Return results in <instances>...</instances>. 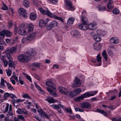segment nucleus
Instances as JSON below:
<instances>
[{
    "label": "nucleus",
    "instance_id": "1",
    "mask_svg": "<svg viewBox=\"0 0 121 121\" xmlns=\"http://www.w3.org/2000/svg\"><path fill=\"white\" fill-rule=\"evenodd\" d=\"M35 54L34 50L30 49L26 53V55L20 54L17 57V59L19 62L23 63H26L28 61L29 59H31Z\"/></svg>",
    "mask_w": 121,
    "mask_h": 121
},
{
    "label": "nucleus",
    "instance_id": "2",
    "mask_svg": "<svg viewBox=\"0 0 121 121\" xmlns=\"http://www.w3.org/2000/svg\"><path fill=\"white\" fill-rule=\"evenodd\" d=\"M33 28L34 26L31 23L29 24L22 25H20L18 28V32L19 35H23L32 31Z\"/></svg>",
    "mask_w": 121,
    "mask_h": 121
},
{
    "label": "nucleus",
    "instance_id": "3",
    "mask_svg": "<svg viewBox=\"0 0 121 121\" xmlns=\"http://www.w3.org/2000/svg\"><path fill=\"white\" fill-rule=\"evenodd\" d=\"M84 16H82L81 20V21L84 25L82 24H81L78 25V27L80 29L83 30H85L87 29V25L88 24L87 22L84 19Z\"/></svg>",
    "mask_w": 121,
    "mask_h": 121
},
{
    "label": "nucleus",
    "instance_id": "4",
    "mask_svg": "<svg viewBox=\"0 0 121 121\" xmlns=\"http://www.w3.org/2000/svg\"><path fill=\"white\" fill-rule=\"evenodd\" d=\"M7 57L9 61V67L11 68H14L15 67V63L13 62V59L10 55L7 54Z\"/></svg>",
    "mask_w": 121,
    "mask_h": 121
},
{
    "label": "nucleus",
    "instance_id": "5",
    "mask_svg": "<svg viewBox=\"0 0 121 121\" xmlns=\"http://www.w3.org/2000/svg\"><path fill=\"white\" fill-rule=\"evenodd\" d=\"M19 13L23 18H26L28 15L27 11L23 8H20L18 10Z\"/></svg>",
    "mask_w": 121,
    "mask_h": 121
},
{
    "label": "nucleus",
    "instance_id": "6",
    "mask_svg": "<svg viewBox=\"0 0 121 121\" xmlns=\"http://www.w3.org/2000/svg\"><path fill=\"white\" fill-rule=\"evenodd\" d=\"M12 35L11 32L7 30H2L0 32V35L4 37V36L5 35L6 37H9L11 36Z\"/></svg>",
    "mask_w": 121,
    "mask_h": 121
},
{
    "label": "nucleus",
    "instance_id": "7",
    "mask_svg": "<svg viewBox=\"0 0 121 121\" xmlns=\"http://www.w3.org/2000/svg\"><path fill=\"white\" fill-rule=\"evenodd\" d=\"M17 51V48L14 47L12 48H8L5 51L6 56L7 54L10 55L9 53L12 54L15 53Z\"/></svg>",
    "mask_w": 121,
    "mask_h": 121
},
{
    "label": "nucleus",
    "instance_id": "8",
    "mask_svg": "<svg viewBox=\"0 0 121 121\" xmlns=\"http://www.w3.org/2000/svg\"><path fill=\"white\" fill-rule=\"evenodd\" d=\"M39 10L42 13L45 15H47L48 16L51 17H53V15L52 13L48 10V9H47V10H45L43 9V8H40L39 9Z\"/></svg>",
    "mask_w": 121,
    "mask_h": 121
},
{
    "label": "nucleus",
    "instance_id": "9",
    "mask_svg": "<svg viewBox=\"0 0 121 121\" xmlns=\"http://www.w3.org/2000/svg\"><path fill=\"white\" fill-rule=\"evenodd\" d=\"M81 85L80 81L79 79L76 77L75 80L74 81V83L71 85V86L73 88H75L80 86Z\"/></svg>",
    "mask_w": 121,
    "mask_h": 121
},
{
    "label": "nucleus",
    "instance_id": "10",
    "mask_svg": "<svg viewBox=\"0 0 121 121\" xmlns=\"http://www.w3.org/2000/svg\"><path fill=\"white\" fill-rule=\"evenodd\" d=\"M66 7L72 10H74L75 9L73 6L72 2L68 0H66Z\"/></svg>",
    "mask_w": 121,
    "mask_h": 121
},
{
    "label": "nucleus",
    "instance_id": "11",
    "mask_svg": "<svg viewBox=\"0 0 121 121\" xmlns=\"http://www.w3.org/2000/svg\"><path fill=\"white\" fill-rule=\"evenodd\" d=\"M98 92V91H95L93 92L92 93H84L82 95L84 98H86L87 97H90L91 96H93L96 94Z\"/></svg>",
    "mask_w": 121,
    "mask_h": 121
},
{
    "label": "nucleus",
    "instance_id": "12",
    "mask_svg": "<svg viewBox=\"0 0 121 121\" xmlns=\"http://www.w3.org/2000/svg\"><path fill=\"white\" fill-rule=\"evenodd\" d=\"M35 35V32H30L28 34L26 37V39L28 40H30L34 38Z\"/></svg>",
    "mask_w": 121,
    "mask_h": 121
},
{
    "label": "nucleus",
    "instance_id": "13",
    "mask_svg": "<svg viewBox=\"0 0 121 121\" xmlns=\"http://www.w3.org/2000/svg\"><path fill=\"white\" fill-rule=\"evenodd\" d=\"M38 112L39 113L41 116L43 117H45L48 118H49L50 116L48 115L46 112L43 111L42 109H37Z\"/></svg>",
    "mask_w": 121,
    "mask_h": 121
},
{
    "label": "nucleus",
    "instance_id": "14",
    "mask_svg": "<svg viewBox=\"0 0 121 121\" xmlns=\"http://www.w3.org/2000/svg\"><path fill=\"white\" fill-rule=\"evenodd\" d=\"M58 90L62 94L67 95L68 91L66 88L62 86L59 87L58 88Z\"/></svg>",
    "mask_w": 121,
    "mask_h": 121
},
{
    "label": "nucleus",
    "instance_id": "15",
    "mask_svg": "<svg viewBox=\"0 0 121 121\" xmlns=\"http://www.w3.org/2000/svg\"><path fill=\"white\" fill-rule=\"evenodd\" d=\"M70 33L71 35L73 37L76 36L78 38V36H80L79 32L78 30H73L71 31Z\"/></svg>",
    "mask_w": 121,
    "mask_h": 121
},
{
    "label": "nucleus",
    "instance_id": "16",
    "mask_svg": "<svg viewBox=\"0 0 121 121\" xmlns=\"http://www.w3.org/2000/svg\"><path fill=\"white\" fill-rule=\"evenodd\" d=\"M47 20L42 19L39 22V25L41 27H44L47 25Z\"/></svg>",
    "mask_w": 121,
    "mask_h": 121
},
{
    "label": "nucleus",
    "instance_id": "17",
    "mask_svg": "<svg viewBox=\"0 0 121 121\" xmlns=\"http://www.w3.org/2000/svg\"><path fill=\"white\" fill-rule=\"evenodd\" d=\"M46 85L48 86L51 87L52 89L56 90L55 85L51 81H47L46 82Z\"/></svg>",
    "mask_w": 121,
    "mask_h": 121
},
{
    "label": "nucleus",
    "instance_id": "18",
    "mask_svg": "<svg viewBox=\"0 0 121 121\" xmlns=\"http://www.w3.org/2000/svg\"><path fill=\"white\" fill-rule=\"evenodd\" d=\"M46 89L49 92L50 94L51 95L55 97H56L57 96V94L56 93V92L55 91L51 89L48 87H47L46 88Z\"/></svg>",
    "mask_w": 121,
    "mask_h": 121
},
{
    "label": "nucleus",
    "instance_id": "19",
    "mask_svg": "<svg viewBox=\"0 0 121 121\" xmlns=\"http://www.w3.org/2000/svg\"><path fill=\"white\" fill-rule=\"evenodd\" d=\"M110 42L112 43L117 44L119 42L118 39L116 37H114L111 38L110 39Z\"/></svg>",
    "mask_w": 121,
    "mask_h": 121
},
{
    "label": "nucleus",
    "instance_id": "20",
    "mask_svg": "<svg viewBox=\"0 0 121 121\" xmlns=\"http://www.w3.org/2000/svg\"><path fill=\"white\" fill-rule=\"evenodd\" d=\"M9 97L13 99L11 100L13 104V106H15V99L14 98H17V97H16L15 95L12 93H10Z\"/></svg>",
    "mask_w": 121,
    "mask_h": 121
},
{
    "label": "nucleus",
    "instance_id": "21",
    "mask_svg": "<svg viewBox=\"0 0 121 121\" xmlns=\"http://www.w3.org/2000/svg\"><path fill=\"white\" fill-rule=\"evenodd\" d=\"M94 49L97 51H98L100 49V47L99 43H95L93 44Z\"/></svg>",
    "mask_w": 121,
    "mask_h": 121
},
{
    "label": "nucleus",
    "instance_id": "22",
    "mask_svg": "<svg viewBox=\"0 0 121 121\" xmlns=\"http://www.w3.org/2000/svg\"><path fill=\"white\" fill-rule=\"evenodd\" d=\"M100 36L99 35L97 34L94 35L93 37L94 39L96 41L99 42L101 41V38L100 37Z\"/></svg>",
    "mask_w": 121,
    "mask_h": 121
},
{
    "label": "nucleus",
    "instance_id": "23",
    "mask_svg": "<svg viewBox=\"0 0 121 121\" xmlns=\"http://www.w3.org/2000/svg\"><path fill=\"white\" fill-rule=\"evenodd\" d=\"M45 100L48 101L49 103H54L55 102V101L53 98L49 96H47L46 99Z\"/></svg>",
    "mask_w": 121,
    "mask_h": 121
},
{
    "label": "nucleus",
    "instance_id": "24",
    "mask_svg": "<svg viewBox=\"0 0 121 121\" xmlns=\"http://www.w3.org/2000/svg\"><path fill=\"white\" fill-rule=\"evenodd\" d=\"M113 2L111 0H109L107 5V7L109 9H111L113 8V6L112 5Z\"/></svg>",
    "mask_w": 121,
    "mask_h": 121
},
{
    "label": "nucleus",
    "instance_id": "25",
    "mask_svg": "<svg viewBox=\"0 0 121 121\" xmlns=\"http://www.w3.org/2000/svg\"><path fill=\"white\" fill-rule=\"evenodd\" d=\"M67 95H68L70 97H73L75 96L76 95V94L74 91H70L68 92Z\"/></svg>",
    "mask_w": 121,
    "mask_h": 121
},
{
    "label": "nucleus",
    "instance_id": "26",
    "mask_svg": "<svg viewBox=\"0 0 121 121\" xmlns=\"http://www.w3.org/2000/svg\"><path fill=\"white\" fill-rule=\"evenodd\" d=\"M96 111L97 112L100 113L105 116H106L108 115L107 113L106 112H105L103 109H97Z\"/></svg>",
    "mask_w": 121,
    "mask_h": 121
},
{
    "label": "nucleus",
    "instance_id": "27",
    "mask_svg": "<svg viewBox=\"0 0 121 121\" xmlns=\"http://www.w3.org/2000/svg\"><path fill=\"white\" fill-rule=\"evenodd\" d=\"M74 19L73 17H71L69 18L67 22L68 24H72L74 20Z\"/></svg>",
    "mask_w": 121,
    "mask_h": 121
},
{
    "label": "nucleus",
    "instance_id": "28",
    "mask_svg": "<svg viewBox=\"0 0 121 121\" xmlns=\"http://www.w3.org/2000/svg\"><path fill=\"white\" fill-rule=\"evenodd\" d=\"M17 111L18 113L20 114L23 113L24 114H26L27 113V112H24V109L23 108L20 109L18 108L17 109Z\"/></svg>",
    "mask_w": 121,
    "mask_h": 121
},
{
    "label": "nucleus",
    "instance_id": "29",
    "mask_svg": "<svg viewBox=\"0 0 121 121\" xmlns=\"http://www.w3.org/2000/svg\"><path fill=\"white\" fill-rule=\"evenodd\" d=\"M30 17L31 20H34L36 18V15L33 13H31L30 14Z\"/></svg>",
    "mask_w": 121,
    "mask_h": 121
},
{
    "label": "nucleus",
    "instance_id": "30",
    "mask_svg": "<svg viewBox=\"0 0 121 121\" xmlns=\"http://www.w3.org/2000/svg\"><path fill=\"white\" fill-rule=\"evenodd\" d=\"M35 85L39 91H40L42 94H44V91L42 90L41 87L39 86L36 83H35Z\"/></svg>",
    "mask_w": 121,
    "mask_h": 121
},
{
    "label": "nucleus",
    "instance_id": "31",
    "mask_svg": "<svg viewBox=\"0 0 121 121\" xmlns=\"http://www.w3.org/2000/svg\"><path fill=\"white\" fill-rule=\"evenodd\" d=\"M84 98L82 95L78 97L75 98V100L76 101H80L84 99Z\"/></svg>",
    "mask_w": 121,
    "mask_h": 121
},
{
    "label": "nucleus",
    "instance_id": "32",
    "mask_svg": "<svg viewBox=\"0 0 121 121\" xmlns=\"http://www.w3.org/2000/svg\"><path fill=\"white\" fill-rule=\"evenodd\" d=\"M53 108L56 109L58 112L60 113H61V110L60 109L61 108H63V106H52Z\"/></svg>",
    "mask_w": 121,
    "mask_h": 121
},
{
    "label": "nucleus",
    "instance_id": "33",
    "mask_svg": "<svg viewBox=\"0 0 121 121\" xmlns=\"http://www.w3.org/2000/svg\"><path fill=\"white\" fill-rule=\"evenodd\" d=\"M6 85L8 87V88L11 91H14V89L12 86L11 84H9L8 82H6Z\"/></svg>",
    "mask_w": 121,
    "mask_h": 121
},
{
    "label": "nucleus",
    "instance_id": "34",
    "mask_svg": "<svg viewBox=\"0 0 121 121\" xmlns=\"http://www.w3.org/2000/svg\"><path fill=\"white\" fill-rule=\"evenodd\" d=\"M40 63H33L31 64V66L33 67L38 68L40 66Z\"/></svg>",
    "mask_w": 121,
    "mask_h": 121
},
{
    "label": "nucleus",
    "instance_id": "35",
    "mask_svg": "<svg viewBox=\"0 0 121 121\" xmlns=\"http://www.w3.org/2000/svg\"><path fill=\"white\" fill-rule=\"evenodd\" d=\"M98 9L100 11H104L106 10L105 7L104 6H99Z\"/></svg>",
    "mask_w": 121,
    "mask_h": 121
},
{
    "label": "nucleus",
    "instance_id": "36",
    "mask_svg": "<svg viewBox=\"0 0 121 121\" xmlns=\"http://www.w3.org/2000/svg\"><path fill=\"white\" fill-rule=\"evenodd\" d=\"M23 4L26 8H28L30 4L29 2L26 0H24V1Z\"/></svg>",
    "mask_w": 121,
    "mask_h": 121
},
{
    "label": "nucleus",
    "instance_id": "37",
    "mask_svg": "<svg viewBox=\"0 0 121 121\" xmlns=\"http://www.w3.org/2000/svg\"><path fill=\"white\" fill-rule=\"evenodd\" d=\"M10 96V93L7 92H6L4 93L3 98L4 100L7 99V98L9 97Z\"/></svg>",
    "mask_w": 121,
    "mask_h": 121
},
{
    "label": "nucleus",
    "instance_id": "38",
    "mask_svg": "<svg viewBox=\"0 0 121 121\" xmlns=\"http://www.w3.org/2000/svg\"><path fill=\"white\" fill-rule=\"evenodd\" d=\"M104 32L103 31L101 30H98L97 31V34L99 35L100 36H104L105 35L104 34Z\"/></svg>",
    "mask_w": 121,
    "mask_h": 121
},
{
    "label": "nucleus",
    "instance_id": "39",
    "mask_svg": "<svg viewBox=\"0 0 121 121\" xmlns=\"http://www.w3.org/2000/svg\"><path fill=\"white\" fill-rule=\"evenodd\" d=\"M6 81L3 78H1V83L0 84L1 86H5L4 85V82L6 83Z\"/></svg>",
    "mask_w": 121,
    "mask_h": 121
},
{
    "label": "nucleus",
    "instance_id": "40",
    "mask_svg": "<svg viewBox=\"0 0 121 121\" xmlns=\"http://www.w3.org/2000/svg\"><path fill=\"white\" fill-rule=\"evenodd\" d=\"M102 55L106 61L107 60V54L105 51H104L102 53Z\"/></svg>",
    "mask_w": 121,
    "mask_h": 121
},
{
    "label": "nucleus",
    "instance_id": "41",
    "mask_svg": "<svg viewBox=\"0 0 121 121\" xmlns=\"http://www.w3.org/2000/svg\"><path fill=\"white\" fill-rule=\"evenodd\" d=\"M119 10L117 8L114 9L112 11L113 13L115 14H118L119 13Z\"/></svg>",
    "mask_w": 121,
    "mask_h": 121
},
{
    "label": "nucleus",
    "instance_id": "42",
    "mask_svg": "<svg viewBox=\"0 0 121 121\" xmlns=\"http://www.w3.org/2000/svg\"><path fill=\"white\" fill-rule=\"evenodd\" d=\"M74 92L76 94V95L79 94L81 91V90L80 88H77L74 91Z\"/></svg>",
    "mask_w": 121,
    "mask_h": 121
},
{
    "label": "nucleus",
    "instance_id": "43",
    "mask_svg": "<svg viewBox=\"0 0 121 121\" xmlns=\"http://www.w3.org/2000/svg\"><path fill=\"white\" fill-rule=\"evenodd\" d=\"M95 24L93 23H91L89 25L88 27L91 30L93 29V28L95 26Z\"/></svg>",
    "mask_w": 121,
    "mask_h": 121
},
{
    "label": "nucleus",
    "instance_id": "44",
    "mask_svg": "<svg viewBox=\"0 0 121 121\" xmlns=\"http://www.w3.org/2000/svg\"><path fill=\"white\" fill-rule=\"evenodd\" d=\"M90 104L87 102H82L81 104V106H91Z\"/></svg>",
    "mask_w": 121,
    "mask_h": 121
},
{
    "label": "nucleus",
    "instance_id": "45",
    "mask_svg": "<svg viewBox=\"0 0 121 121\" xmlns=\"http://www.w3.org/2000/svg\"><path fill=\"white\" fill-rule=\"evenodd\" d=\"M24 98H27L29 99H31V97L28 94H24L22 96Z\"/></svg>",
    "mask_w": 121,
    "mask_h": 121
},
{
    "label": "nucleus",
    "instance_id": "46",
    "mask_svg": "<svg viewBox=\"0 0 121 121\" xmlns=\"http://www.w3.org/2000/svg\"><path fill=\"white\" fill-rule=\"evenodd\" d=\"M13 25V23L12 20L9 21L8 22V26L9 28L11 27Z\"/></svg>",
    "mask_w": 121,
    "mask_h": 121
},
{
    "label": "nucleus",
    "instance_id": "47",
    "mask_svg": "<svg viewBox=\"0 0 121 121\" xmlns=\"http://www.w3.org/2000/svg\"><path fill=\"white\" fill-rule=\"evenodd\" d=\"M52 23L54 27H55L57 26L58 23L56 21H53L52 22Z\"/></svg>",
    "mask_w": 121,
    "mask_h": 121
},
{
    "label": "nucleus",
    "instance_id": "48",
    "mask_svg": "<svg viewBox=\"0 0 121 121\" xmlns=\"http://www.w3.org/2000/svg\"><path fill=\"white\" fill-rule=\"evenodd\" d=\"M97 60L98 62H100L101 60V57L99 54H98L97 56Z\"/></svg>",
    "mask_w": 121,
    "mask_h": 121
},
{
    "label": "nucleus",
    "instance_id": "49",
    "mask_svg": "<svg viewBox=\"0 0 121 121\" xmlns=\"http://www.w3.org/2000/svg\"><path fill=\"white\" fill-rule=\"evenodd\" d=\"M108 53L110 56H112L113 55V52L111 50H109L108 51Z\"/></svg>",
    "mask_w": 121,
    "mask_h": 121
},
{
    "label": "nucleus",
    "instance_id": "50",
    "mask_svg": "<svg viewBox=\"0 0 121 121\" xmlns=\"http://www.w3.org/2000/svg\"><path fill=\"white\" fill-rule=\"evenodd\" d=\"M3 61L4 67H7L8 64V62L7 60H5Z\"/></svg>",
    "mask_w": 121,
    "mask_h": 121
},
{
    "label": "nucleus",
    "instance_id": "51",
    "mask_svg": "<svg viewBox=\"0 0 121 121\" xmlns=\"http://www.w3.org/2000/svg\"><path fill=\"white\" fill-rule=\"evenodd\" d=\"M65 109L67 112H69L70 114H72V110L70 108H66Z\"/></svg>",
    "mask_w": 121,
    "mask_h": 121
},
{
    "label": "nucleus",
    "instance_id": "52",
    "mask_svg": "<svg viewBox=\"0 0 121 121\" xmlns=\"http://www.w3.org/2000/svg\"><path fill=\"white\" fill-rule=\"evenodd\" d=\"M53 4H56L58 2V0H47Z\"/></svg>",
    "mask_w": 121,
    "mask_h": 121
},
{
    "label": "nucleus",
    "instance_id": "53",
    "mask_svg": "<svg viewBox=\"0 0 121 121\" xmlns=\"http://www.w3.org/2000/svg\"><path fill=\"white\" fill-rule=\"evenodd\" d=\"M1 8L4 10H7L8 9V7L5 5H4V6L2 7Z\"/></svg>",
    "mask_w": 121,
    "mask_h": 121
},
{
    "label": "nucleus",
    "instance_id": "54",
    "mask_svg": "<svg viewBox=\"0 0 121 121\" xmlns=\"http://www.w3.org/2000/svg\"><path fill=\"white\" fill-rule=\"evenodd\" d=\"M53 27L54 26L52 25V22H51L48 25V29L49 30H51Z\"/></svg>",
    "mask_w": 121,
    "mask_h": 121
},
{
    "label": "nucleus",
    "instance_id": "55",
    "mask_svg": "<svg viewBox=\"0 0 121 121\" xmlns=\"http://www.w3.org/2000/svg\"><path fill=\"white\" fill-rule=\"evenodd\" d=\"M117 97V96L116 95H114L111 96L110 97V98L109 99L110 100H113L114 99H116Z\"/></svg>",
    "mask_w": 121,
    "mask_h": 121
},
{
    "label": "nucleus",
    "instance_id": "56",
    "mask_svg": "<svg viewBox=\"0 0 121 121\" xmlns=\"http://www.w3.org/2000/svg\"><path fill=\"white\" fill-rule=\"evenodd\" d=\"M11 70H9L7 72V76L9 77L11 76Z\"/></svg>",
    "mask_w": 121,
    "mask_h": 121
},
{
    "label": "nucleus",
    "instance_id": "57",
    "mask_svg": "<svg viewBox=\"0 0 121 121\" xmlns=\"http://www.w3.org/2000/svg\"><path fill=\"white\" fill-rule=\"evenodd\" d=\"M75 110L76 111H79L81 112H83V111L82 109H80V108H76L75 107Z\"/></svg>",
    "mask_w": 121,
    "mask_h": 121
},
{
    "label": "nucleus",
    "instance_id": "58",
    "mask_svg": "<svg viewBox=\"0 0 121 121\" xmlns=\"http://www.w3.org/2000/svg\"><path fill=\"white\" fill-rule=\"evenodd\" d=\"M25 74L26 75V78L28 80H29L30 82H32V79L28 75H27V74L25 73Z\"/></svg>",
    "mask_w": 121,
    "mask_h": 121
},
{
    "label": "nucleus",
    "instance_id": "59",
    "mask_svg": "<svg viewBox=\"0 0 121 121\" xmlns=\"http://www.w3.org/2000/svg\"><path fill=\"white\" fill-rule=\"evenodd\" d=\"M19 83L21 85H23L24 84V82L22 81L21 80V79H20L21 78L20 77H19Z\"/></svg>",
    "mask_w": 121,
    "mask_h": 121
},
{
    "label": "nucleus",
    "instance_id": "60",
    "mask_svg": "<svg viewBox=\"0 0 121 121\" xmlns=\"http://www.w3.org/2000/svg\"><path fill=\"white\" fill-rule=\"evenodd\" d=\"M18 118L20 120H24V118L22 116L20 115L18 116Z\"/></svg>",
    "mask_w": 121,
    "mask_h": 121
},
{
    "label": "nucleus",
    "instance_id": "61",
    "mask_svg": "<svg viewBox=\"0 0 121 121\" xmlns=\"http://www.w3.org/2000/svg\"><path fill=\"white\" fill-rule=\"evenodd\" d=\"M9 106H6L5 108V110L3 111V112L4 113H5L8 111L9 109Z\"/></svg>",
    "mask_w": 121,
    "mask_h": 121
},
{
    "label": "nucleus",
    "instance_id": "62",
    "mask_svg": "<svg viewBox=\"0 0 121 121\" xmlns=\"http://www.w3.org/2000/svg\"><path fill=\"white\" fill-rule=\"evenodd\" d=\"M56 68V69H58L59 68V66L57 65H53V66L52 68L54 69Z\"/></svg>",
    "mask_w": 121,
    "mask_h": 121
},
{
    "label": "nucleus",
    "instance_id": "63",
    "mask_svg": "<svg viewBox=\"0 0 121 121\" xmlns=\"http://www.w3.org/2000/svg\"><path fill=\"white\" fill-rule=\"evenodd\" d=\"M4 121H12L11 120L9 119L7 117L5 118L4 119Z\"/></svg>",
    "mask_w": 121,
    "mask_h": 121
},
{
    "label": "nucleus",
    "instance_id": "64",
    "mask_svg": "<svg viewBox=\"0 0 121 121\" xmlns=\"http://www.w3.org/2000/svg\"><path fill=\"white\" fill-rule=\"evenodd\" d=\"M7 115L8 117H9V116H11L13 115V113L11 111H9V112L7 114Z\"/></svg>",
    "mask_w": 121,
    "mask_h": 121
}]
</instances>
